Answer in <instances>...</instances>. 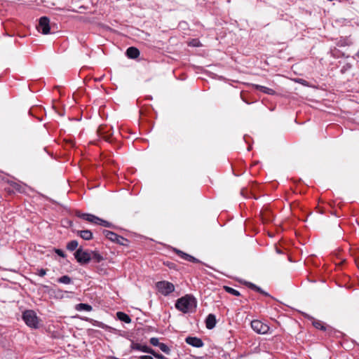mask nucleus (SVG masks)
<instances>
[{"instance_id": "obj_1", "label": "nucleus", "mask_w": 359, "mask_h": 359, "mask_svg": "<svg viewBox=\"0 0 359 359\" xmlns=\"http://www.w3.org/2000/svg\"><path fill=\"white\" fill-rule=\"evenodd\" d=\"M175 307L183 313L192 312L196 307V299L187 294L177 300Z\"/></svg>"}, {"instance_id": "obj_2", "label": "nucleus", "mask_w": 359, "mask_h": 359, "mask_svg": "<svg viewBox=\"0 0 359 359\" xmlns=\"http://www.w3.org/2000/svg\"><path fill=\"white\" fill-rule=\"evenodd\" d=\"M156 287L158 292L164 296H168L175 290V285L172 283L165 280L157 282Z\"/></svg>"}, {"instance_id": "obj_3", "label": "nucleus", "mask_w": 359, "mask_h": 359, "mask_svg": "<svg viewBox=\"0 0 359 359\" xmlns=\"http://www.w3.org/2000/svg\"><path fill=\"white\" fill-rule=\"evenodd\" d=\"M22 318L25 323L30 327L36 328L39 320L36 313L32 310L25 311L22 314Z\"/></svg>"}, {"instance_id": "obj_4", "label": "nucleus", "mask_w": 359, "mask_h": 359, "mask_svg": "<svg viewBox=\"0 0 359 359\" xmlns=\"http://www.w3.org/2000/svg\"><path fill=\"white\" fill-rule=\"evenodd\" d=\"M98 135L107 142H112L114 140L112 127L107 125H102L97 130Z\"/></svg>"}, {"instance_id": "obj_5", "label": "nucleus", "mask_w": 359, "mask_h": 359, "mask_svg": "<svg viewBox=\"0 0 359 359\" xmlns=\"http://www.w3.org/2000/svg\"><path fill=\"white\" fill-rule=\"evenodd\" d=\"M251 327L258 334H264L269 330V327L260 320H255L251 322Z\"/></svg>"}, {"instance_id": "obj_6", "label": "nucleus", "mask_w": 359, "mask_h": 359, "mask_svg": "<svg viewBox=\"0 0 359 359\" xmlns=\"http://www.w3.org/2000/svg\"><path fill=\"white\" fill-rule=\"evenodd\" d=\"M74 257L77 262L82 264L88 263L91 259V255L81 248H79L75 252Z\"/></svg>"}, {"instance_id": "obj_7", "label": "nucleus", "mask_w": 359, "mask_h": 359, "mask_svg": "<svg viewBox=\"0 0 359 359\" xmlns=\"http://www.w3.org/2000/svg\"><path fill=\"white\" fill-rule=\"evenodd\" d=\"M39 27L41 29L43 34H48L50 33V20L48 18L44 16L39 19Z\"/></svg>"}, {"instance_id": "obj_8", "label": "nucleus", "mask_w": 359, "mask_h": 359, "mask_svg": "<svg viewBox=\"0 0 359 359\" xmlns=\"http://www.w3.org/2000/svg\"><path fill=\"white\" fill-rule=\"evenodd\" d=\"M76 216L81 217L90 223L97 224L100 221V218L96 217L94 215L88 214V213H81L80 212H76Z\"/></svg>"}, {"instance_id": "obj_9", "label": "nucleus", "mask_w": 359, "mask_h": 359, "mask_svg": "<svg viewBox=\"0 0 359 359\" xmlns=\"http://www.w3.org/2000/svg\"><path fill=\"white\" fill-rule=\"evenodd\" d=\"M137 349L141 350L145 353H151L158 359H165V357L163 355L156 353L153 349L147 347V346H141L139 344H136V350Z\"/></svg>"}, {"instance_id": "obj_10", "label": "nucleus", "mask_w": 359, "mask_h": 359, "mask_svg": "<svg viewBox=\"0 0 359 359\" xmlns=\"http://www.w3.org/2000/svg\"><path fill=\"white\" fill-rule=\"evenodd\" d=\"M174 251L179 257H180L182 259H183L184 260H187V261H189L191 262H194V263H199L200 262V261L198 259H196L194 257H193L187 253H185L180 250L175 249Z\"/></svg>"}, {"instance_id": "obj_11", "label": "nucleus", "mask_w": 359, "mask_h": 359, "mask_svg": "<svg viewBox=\"0 0 359 359\" xmlns=\"http://www.w3.org/2000/svg\"><path fill=\"white\" fill-rule=\"evenodd\" d=\"M185 341L188 344L197 348L201 347L203 345L202 340L197 337H188Z\"/></svg>"}, {"instance_id": "obj_12", "label": "nucleus", "mask_w": 359, "mask_h": 359, "mask_svg": "<svg viewBox=\"0 0 359 359\" xmlns=\"http://www.w3.org/2000/svg\"><path fill=\"white\" fill-rule=\"evenodd\" d=\"M216 325V318L213 314H209L205 320V325L206 327L209 330H211L215 327Z\"/></svg>"}, {"instance_id": "obj_13", "label": "nucleus", "mask_w": 359, "mask_h": 359, "mask_svg": "<svg viewBox=\"0 0 359 359\" xmlns=\"http://www.w3.org/2000/svg\"><path fill=\"white\" fill-rule=\"evenodd\" d=\"M77 234L86 241L93 238V233L90 230L78 231Z\"/></svg>"}, {"instance_id": "obj_14", "label": "nucleus", "mask_w": 359, "mask_h": 359, "mask_svg": "<svg viewBox=\"0 0 359 359\" xmlns=\"http://www.w3.org/2000/svg\"><path fill=\"white\" fill-rule=\"evenodd\" d=\"M253 86L255 87V89L258 90L259 91H262L264 93H266L269 95L275 94V91L271 88H267V87H265L263 86H260V85H257V84L253 85Z\"/></svg>"}, {"instance_id": "obj_15", "label": "nucleus", "mask_w": 359, "mask_h": 359, "mask_svg": "<svg viewBox=\"0 0 359 359\" xmlns=\"http://www.w3.org/2000/svg\"><path fill=\"white\" fill-rule=\"evenodd\" d=\"M103 233L107 238L113 242H115L116 240L120 239L119 236L112 231L104 230Z\"/></svg>"}, {"instance_id": "obj_16", "label": "nucleus", "mask_w": 359, "mask_h": 359, "mask_svg": "<svg viewBox=\"0 0 359 359\" xmlns=\"http://www.w3.org/2000/svg\"><path fill=\"white\" fill-rule=\"evenodd\" d=\"M91 259L94 260L95 262L99 263L104 260V257L97 251H93L91 252Z\"/></svg>"}, {"instance_id": "obj_17", "label": "nucleus", "mask_w": 359, "mask_h": 359, "mask_svg": "<svg viewBox=\"0 0 359 359\" xmlns=\"http://www.w3.org/2000/svg\"><path fill=\"white\" fill-rule=\"evenodd\" d=\"M116 316L120 320L123 321L126 323H129L131 321L130 318L127 314L123 312H118L116 313Z\"/></svg>"}, {"instance_id": "obj_18", "label": "nucleus", "mask_w": 359, "mask_h": 359, "mask_svg": "<svg viewBox=\"0 0 359 359\" xmlns=\"http://www.w3.org/2000/svg\"><path fill=\"white\" fill-rule=\"evenodd\" d=\"M76 309L79 311L83 310L86 311H91L92 307L88 304L81 303L76 305Z\"/></svg>"}, {"instance_id": "obj_19", "label": "nucleus", "mask_w": 359, "mask_h": 359, "mask_svg": "<svg viewBox=\"0 0 359 359\" xmlns=\"http://www.w3.org/2000/svg\"><path fill=\"white\" fill-rule=\"evenodd\" d=\"M79 245L78 241L74 240L69 242L67 245V250L70 251L74 250Z\"/></svg>"}, {"instance_id": "obj_20", "label": "nucleus", "mask_w": 359, "mask_h": 359, "mask_svg": "<svg viewBox=\"0 0 359 359\" xmlns=\"http://www.w3.org/2000/svg\"><path fill=\"white\" fill-rule=\"evenodd\" d=\"M224 289L226 292L231 294L234 296H240L241 295L240 292L238 290H236L231 287L224 286Z\"/></svg>"}, {"instance_id": "obj_21", "label": "nucleus", "mask_w": 359, "mask_h": 359, "mask_svg": "<svg viewBox=\"0 0 359 359\" xmlns=\"http://www.w3.org/2000/svg\"><path fill=\"white\" fill-rule=\"evenodd\" d=\"M11 186L13 187V189L18 192H22L24 191V189L22 185L17 182H11Z\"/></svg>"}, {"instance_id": "obj_22", "label": "nucleus", "mask_w": 359, "mask_h": 359, "mask_svg": "<svg viewBox=\"0 0 359 359\" xmlns=\"http://www.w3.org/2000/svg\"><path fill=\"white\" fill-rule=\"evenodd\" d=\"M126 55L128 57L135 59V46H131L128 48Z\"/></svg>"}, {"instance_id": "obj_23", "label": "nucleus", "mask_w": 359, "mask_h": 359, "mask_svg": "<svg viewBox=\"0 0 359 359\" xmlns=\"http://www.w3.org/2000/svg\"><path fill=\"white\" fill-rule=\"evenodd\" d=\"M58 282L64 284H69L71 283V278L68 276H63L58 279Z\"/></svg>"}, {"instance_id": "obj_24", "label": "nucleus", "mask_w": 359, "mask_h": 359, "mask_svg": "<svg viewBox=\"0 0 359 359\" xmlns=\"http://www.w3.org/2000/svg\"><path fill=\"white\" fill-rule=\"evenodd\" d=\"M313 326L317 328L322 330H325V327L323 325V323L320 320L314 321L313 323Z\"/></svg>"}, {"instance_id": "obj_25", "label": "nucleus", "mask_w": 359, "mask_h": 359, "mask_svg": "<svg viewBox=\"0 0 359 359\" xmlns=\"http://www.w3.org/2000/svg\"><path fill=\"white\" fill-rule=\"evenodd\" d=\"M250 287L266 296H269V294L267 292H264L260 287L256 286L255 285L250 283Z\"/></svg>"}, {"instance_id": "obj_26", "label": "nucleus", "mask_w": 359, "mask_h": 359, "mask_svg": "<svg viewBox=\"0 0 359 359\" xmlns=\"http://www.w3.org/2000/svg\"><path fill=\"white\" fill-rule=\"evenodd\" d=\"M159 348L164 352L165 353H169L170 348L168 347V346L163 343H160L158 345Z\"/></svg>"}, {"instance_id": "obj_27", "label": "nucleus", "mask_w": 359, "mask_h": 359, "mask_svg": "<svg viewBox=\"0 0 359 359\" xmlns=\"http://www.w3.org/2000/svg\"><path fill=\"white\" fill-rule=\"evenodd\" d=\"M97 224H99V225H101L103 226H106V227H109L111 226V224L109 222L104 220L102 219H100V218L99 222H97Z\"/></svg>"}, {"instance_id": "obj_28", "label": "nucleus", "mask_w": 359, "mask_h": 359, "mask_svg": "<svg viewBox=\"0 0 359 359\" xmlns=\"http://www.w3.org/2000/svg\"><path fill=\"white\" fill-rule=\"evenodd\" d=\"M189 46L193 47H198L200 46V41L198 39H192L189 42Z\"/></svg>"}, {"instance_id": "obj_29", "label": "nucleus", "mask_w": 359, "mask_h": 359, "mask_svg": "<svg viewBox=\"0 0 359 359\" xmlns=\"http://www.w3.org/2000/svg\"><path fill=\"white\" fill-rule=\"evenodd\" d=\"M150 343L155 346H158L160 344L158 339L155 337L151 338Z\"/></svg>"}, {"instance_id": "obj_30", "label": "nucleus", "mask_w": 359, "mask_h": 359, "mask_svg": "<svg viewBox=\"0 0 359 359\" xmlns=\"http://www.w3.org/2000/svg\"><path fill=\"white\" fill-rule=\"evenodd\" d=\"M55 251L57 253V255H58L59 256H60L62 257H65V252L62 250L55 249Z\"/></svg>"}, {"instance_id": "obj_31", "label": "nucleus", "mask_w": 359, "mask_h": 359, "mask_svg": "<svg viewBox=\"0 0 359 359\" xmlns=\"http://www.w3.org/2000/svg\"><path fill=\"white\" fill-rule=\"evenodd\" d=\"M40 276H44L46 274V270L43 269H41L39 270V272L37 273Z\"/></svg>"}, {"instance_id": "obj_32", "label": "nucleus", "mask_w": 359, "mask_h": 359, "mask_svg": "<svg viewBox=\"0 0 359 359\" xmlns=\"http://www.w3.org/2000/svg\"><path fill=\"white\" fill-rule=\"evenodd\" d=\"M119 238L120 239L116 240L115 242L117 243L123 245L124 244L123 241H125V239L123 237L120 236H119Z\"/></svg>"}, {"instance_id": "obj_33", "label": "nucleus", "mask_w": 359, "mask_h": 359, "mask_svg": "<svg viewBox=\"0 0 359 359\" xmlns=\"http://www.w3.org/2000/svg\"><path fill=\"white\" fill-rule=\"evenodd\" d=\"M139 359H153V358L150 355H142Z\"/></svg>"}, {"instance_id": "obj_34", "label": "nucleus", "mask_w": 359, "mask_h": 359, "mask_svg": "<svg viewBox=\"0 0 359 359\" xmlns=\"http://www.w3.org/2000/svg\"><path fill=\"white\" fill-rule=\"evenodd\" d=\"M136 331H137L136 334H139L140 333V332L144 331V329L140 328V327H137V326L136 325Z\"/></svg>"}, {"instance_id": "obj_35", "label": "nucleus", "mask_w": 359, "mask_h": 359, "mask_svg": "<svg viewBox=\"0 0 359 359\" xmlns=\"http://www.w3.org/2000/svg\"><path fill=\"white\" fill-rule=\"evenodd\" d=\"M140 55V51L138 49L136 48V59L139 57Z\"/></svg>"}, {"instance_id": "obj_36", "label": "nucleus", "mask_w": 359, "mask_h": 359, "mask_svg": "<svg viewBox=\"0 0 359 359\" xmlns=\"http://www.w3.org/2000/svg\"><path fill=\"white\" fill-rule=\"evenodd\" d=\"M131 347H132L133 348H135V344H134V343H133V342H132Z\"/></svg>"}, {"instance_id": "obj_37", "label": "nucleus", "mask_w": 359, "mask_h": 359, "mask_svg": "<svg viewBox=\"0 0 359 359\" xmlns=\"http://www.w3.org/2000/svg\"><path fill=\"white\" fill-rule=\"evenodd\" d=\"M276 250H277V252H278V253H281V251H280V250H279L278 249H277Z\"/></svg>"}]
</instances>
